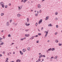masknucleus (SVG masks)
Segmentation results:
<instances>
[{"label":"nucleus","instance_id":"f257e3e1","mask_svg":"<svg viewBox=\"0 0 62 62\" xmlns=\"http://www.w3.org/2000/svg\"><path fill=\"white\" fill-rule=\"evenodd\" d=\"M26 39V38L25 37L24 38H23V39H20V40L23 41V39Z\"/></svg>","mask_w":62,"mask_h":62},{"label":"nucleus","instance_id":"f03ea898","mask_svg":"<svg viewBox=\"0 0 62 62\" xmlns=\"http://www.w3.org/2000/svg\"><path fill=\"white\" fill-rule=\"evenodd\" d=\"M25 36L26 37H29V34H28V35L25 34Z\"/></svg>","mask_w":62,"mask_h":62},{"label":"nucleus","instance_id":"7ed1b4c3","mask_svg":"<svg viewBox=\"0 0 62 62\" xmlns=\"http://www.w3.org/2000/svg\"><path fill=\"white\" fill-rule=\"evenodd\" d=\"M38 8H40V7H41V5H40V4H39L38 5Z\"/></svg>","mask_w":62,"mask_h":62},{"label":"nucleus","instance_id":"20e7f679","mask_svg":"<svg viewBox=\"0 0 62 62\" xmlns=\"http://www.w3.org/2000/svg\"><path fill=\"white\" fill-rule=\"evenodd\" d=\"M18 61H19V62H20L21 61L20 59H18L16 60V62H18Z\"/></svg>","mask_w":62,"mask_h":62},{"label":"nucleus","instance_id":"39448f33","mask_svg":"<svg viewBox=\"0 0 62 62\" xmlns=\"http://www.w3.org/2000/svg\"><path fill=\"white\" fill-rule=\"evenodd\" d=\"M19 52L20 54H21V55H23V53H22L21 51H20Z\"/></svg>","mask_w":62,"mask_h":62},{"label":"nucleus","instance_id":"423d86ee","mask_svg":"<svg viewBox=\"0 0 62 62\" xmlns=\"http://www.w3.org/2000/svg\"><path fill=\"white\" fill-rule=\"evenodd\" d=\"M20 16L21 15L20 14H18L17 15V16H18V17H20Z\"/></svg>","mask_w":62,"mask_h":62},{"label":"nucleus","instance_id":"0eeeda50","mask_svg":"<svg viewBox=\"0 0 62 62\" xmlns=\"http://www.w3.org/2000/svg\"><path fill=\"white\" fill-rule=\"evenodd\" d=\"M7 26H9V22H7Z\"/></svg>","mask_w":62,"mask_h":62},{"label":"nucleus","instance_id":"6e6552de","mask_svg":"<svg viewBox=\"0 0 62 62\" xmlns=\"http://www.w3.org/2000/svg\"><path fill=\"white\" fill-rule=\"evenodd\" d=\"M52 51H54V50H55V49H54V48H52Z\"/></svg>","mask_w":62,"mask_h":62},{"label":"nucleus","instance_id":"1a4fd4ad","mask_svg":"<svg viewBox=\"0 0 62 62\" xmlns=\"http://www.w3.org/2000/svg\"><path fill=\"white\" fill-rule=\"evenodd\" d=\"M4 44V42H2L0 44V45H2V44Z\"/></svg>","mask_w":62,"mask_h":62},{"label":"nucleus","instance_id":"9d476101","mask_svg":"<svg viewBox=\"0 0 62 62\" xmlns=\"http://www.w3.org/2000/svg\"><path fill=\"white\" fill-rule=\"evenodd\" d=\"M48 19H49V17H48V16H47L46 18V20H48Z\"/></svg>","mask_w":62,"mask_h":62},{"label":"nucleus","instance_id":"9b49d317","mask_svg":"<svg viewBox=\"0 0 62 62\" xmlns=\"http://www.w3.org/2000/svg\"><path fill=\"white\" fill-rule=\"evenodd\" d=\"M30 48H29V47H28L27 48V50L28 51H30Z\"/></svg>","mask_w":62,"mask_h":62},{"label":"nucleus","instance_id":"f8f14e48","mask_svg":"<svg viewBox=\"0 0 62 62\" xmlns=\"http://www.w3.org/2000/svg\"><path fill=\"white\" fill-rule=\"evenodd\" d=\"M55 42L56 43H57V42H58V40H56L55 41Z\"/></svg>","mask_w":62,"mask_h":62},{"label":"nucleus","instance_id":"ddd939ff","mask_svg":"<svg viewBox=\"0 0 62 62\" xmlns=\"http://www.w3.org/2000/svg\"><path fill=\"white\" fill-rule=\"evenodd\" d=\"M4 15V13H1V16H3V15Z\"/></svg>","mask_w":62,"mask_h":62},{"label":"nucleus","instance_id":"4468645a","mask_svg":"<svg viewBox=\"0 0 62 62\" xmlns=\"http://www.w3.org/2000/svg\"><path fill=\"white\" fill-rule=\"evenodd\" d=\"M51 49H52L51 48H50L48 49V51H51Z\"/></svg>","mask_w":62,"mask_h":62},{"label":"nucleus","instance_id":"2eb2a0df","mask_svg":"<svg viewBox=\"0 0 62 62\" xmlns=\"http://www.w3.org/2000/svg\"><path fill=\"white\" fill-rule=\"evenodd\" d=\"M38 35L39 36H41V34L40 33H39Z\"/></svg>","mask_w":62,"mask_h":62},{"label":"nucleus","instance_id":"dca6fc26","mask_svg":"<svg viewBox=\"0 0 62 62\" xmlns=\"http://www.w3.org/2000/svg\"><path fill=\"white\" fill-rule=\"evenodd\" d=\"M62 45V44H60V43H59V45L60 46H61V45Z\"/></svg>","mask_w":62,"mask_h":62},{"label":"nucleus","instance_id":"f3484780","mask_svg":"<svg viewBox=\"0 0 62 62\" xmlns=\"http://www.w3.org/2000/svg\"><path fill=\"white\" fill-rule=\"evenodd\" d=\"M33 37V36H32V37L31 38V39H34V37Z\"/></svg>","mask_w":62,"mask_h":62},{"label":"nucleus","instance_id":"a211bd4d","mask_svg":"<svg viewBox=\"0 0 62 62\" xmlns=\"http://www.w3.org/2000/svg\"><path fill=\"white\" fill-rule=\"evenodd\" d=\"M23 52H25V49H23Z\"/></svg>","mask_w":62,"mask_h":62},{"label":"nucleus","instance_id":"6ab92c4d","mask_svg":"<svg viewBox=\"0 0 62 62\" xmlns=\"http://www.w3.org/2000/svg\"><path fill=\"white\" fill-rule=\"evenodd\" d=\"M2 8H4L5 7V6L3 5H2Z\"/></svg>","mask_w":62,"mask_h":62},{"label":"nucleus","instance_id":"aec40b11","mask_svg":"<svg viewBox=\"0 0 62 62\" xmlns=\"http://www.w3.org/2000/svg\"><path fill=\"white\" fill-rule=\"evenodd\" d=\"M42 23V22H41L40 21H39V24H40V23Z\"/></svg>","mask_w":62,"mask_h":62},{"label":"nucleus","instance_id":"412c9836","mask_svg":"<svg viewBox=\"0 0 62 62\" xmlns=\"http://www.w3.org/2000/svg\"><path fill=\"white\" fill-rule=\"evenodd\" d=\"M55 15H57L58 14V13H57V12H56L55 13Z\"/></svg>","mask_w":62,"mask_h":62},{"label":"nucleus","instance_id":"4be33fe9","mask_svg":"<svg viewBox=\"0 0 62 62\" xmlns=\"http://www.w3.org/2000/svg\"><path fill=\"white\" fill-rule=\"evenodd\" d=\"M38 61L39 62H40V59L39 58L38 60Z\"/></svg>","mask_w":62,"mask_h":62},{"label":"nucleus","instance_id":"5701e85b","mask_svg":"<svg viewBox=\"0 0 62 62\" xmlns=\"http://www.w3.org/2000/svg\"><path fill=\"white\" fill-rule=\"evenodd\" d=\"M49 24V26H52V24Z\"/></svg>","mask_w":62,"mask_h":62},{"label":"nucleus","instance_id":"b1692460","mask_svg":"<svg viewBox=\"0 0 62 62\" xmlns=\"http://www.w3.org/2000/svg\"><path fill=\"white\" fill-rule=\"evenodd\" d=\"M57 56H56L55 57V58H54V59H56V58H57Z\"/></svg>","mask_w":62,"mask_h":62},{"label":"nucleus","instance_id":"393cba45","mask_svg":"<svg viewBox=\"0 0 62 62\" xmlns=\"http://www.w3.org/2000/svg\"><path fill=\"white\" fill-rule=\"evenodd\" d=\"M42 55H40L39 56V58H40V57H42Z\"/></svg>","mask_w":62,"mask_h":62},{"label":"nucleus","instance_id":"a878e982","mask_svg":"<svg viewBox=\"0 0 62 62\" xmlns=\"http://www.w3.org/2000/svg\"><path fill=\"white\" fill-rule=\"evenodd\" d=\"M39 21H40L42 23V20L40 19Z\"/></svg>","mask_w":62,"mask_h":62},{"label":"nucleus","instance_id":"bb28decb","mask_svg":"<svg viewBox=\"0 0 62 62\" xmlns=\"http://www.w3.org/2000/svg\"><path fill=\"white\" fill-rule=\"evenodd\" d=\"M46 35H47L48 34V31H47L46 32Z\"/></svg>","mask_w":62,"mask_h":62},{"label":"nucleus","instance_id":"cd10ccee","mask_svg":"<svg viewBox=\"0 0 62 62\" xmlns=\"http://www.w3.org/2000/svg\"><path fill=\"white\" fill-rule=\"evenodd\" d=\"M27 19V22H28V21H29V19L28 18Z\"/></svg>","mask_w":62,"mask_h":62},{"label":"nucleus","instance_id":"c85d7f7f","mask_svg":"<svg viewBox=\"0 0 62 62\" xmlns=\"http://www.w3.org/2000/svg\"><path fill=\"white\" fill-rule=\"evenodd\" d=\"M8 37H11V35L10 34L8 35Z\"/></svg>","mask_w":62,"mask_h":62},{"label":"nucleus","instance_id":"c756f323","mask_svg":"<svg viewBox=\"0 0 62 62\" xmlns=\"http://www.w3.org/2000/svg\"><path fill=\"white\" fill-rule=\"evenodd\" d=\"M35 25L36 26H37V25H38V23H36L35 24Z\"/></svg>","mask_w":62,"mask_h":62},{"label":"nucleus","instance_id":"7c9ffc66","mask_svg":"<svg viewBox=\"0 0 62 62\" xmlns=\"http://www.w3.org/2000/svg\"><path fill=\"white\" fill-rule=\"evenodd\" d=\"M42 56L44 57H45V55H43Z\"/></svg>","mask_w":62,"mask_h":62},{"label":"nucleus","instance_id":"2f4dec72","mask_svg":"<svg viewBox=\"0 0 62 62\" xmlns=\"http://www.w3.org/2000/svg\"><path fill=\"white\" fill-rule=\"evenodd\" d=\"M26 0H23V2L24 3H25V2H26Z\"/></svg>","mask_w":62,"mask_h":62},{"label":"nucleus","instance_id":"473e14b6","mask_svg":"<svg viewBox=\"0 0 62 62\" xmlns=\"http://www.w3.org/2000/svg\"><path fill=\"white\" fill-rule=\"evenodd\" d=\"M27 23H25V25H26L27 26Z\"/></svg>","mask_w":62,"mask_h":62},{"label":"nucleus","instance_id":"72a5a7b5","mask_svg":"<svg viewBox=\"0 0 62 62\" xmlns=\"http://www.w3.org/2000/svg\"><path fill=\"white\" fill-rule=\"evenodd\" d=\"M5 8H7V7H8V6L7 5H6L5 7Z\"/></svg>","mask_w":62,"mask_h":62},{"label":"nucleus","instance_id":"f704fd0d","mask_svg":"<svg viewBox=\"0 0 62 62\" xmlns=\"http://www.w3.org/2000/svg\"><path fill=\"white\" fill-rule=\"evenodd\" d=\"M39 41H36V43H39Z\"/></svg>","mask_w":62,"mask_h":62},{"label":"nucleus","instance_id":"c9c22d12","mask_svg":"<svg viewBox=\"0 0 62 62\" xmlns=\"http://www.w3.org/2000/svg\"><path fill=\"white\" fill-rule=\"evenodd\" d=\"M6 60H8V58H7L6 59Z\"/></svg>","mask_w":62,"mask_h":62},{"label":"nucleus","instance_id":"e433bc0d","mask_svg":"<svg viewBox=\"0 0 62 62\" xmlns=\"http://www.w3.org/2000/svg\"><path fill=\"white\" fill-rule=\"evenodd\" d=\"M20 7H19V6L18 7V8H19V10H20Z\"/></svg>","mask_w":62,"mask_h":62},{"label":"nucleus","instance_id":"4c0bfd02","mask_svg":"<svg viewBox=\"0 0 62 62\" xmlns=\"http://www.w3.org/2000/svg\"><path fill=\"white\" fill-rule=\"evenodd\" d=\"M5 52H4V51L3 52L2 54H5Z\"/></svg>","mask_w":62,"mask_h":62},{"label":"nucleus","instance_id":"58836bf2","mask_svg":"<svg viewBox=\"0 0 62 62\" xmlns=\"http://www.w3.org/2000/svg\"><path fill=\"white\" fill-rule=\"evenodd\" d=\"M35 15L36 16H38V14H35Z\"/></svg>","mask_w":62,"mask_h":62},{"label":"nucleus","instance_id":"ea45409f","mask_svg":"<svg viewBox=\"0 0 62 62\" xmlns=\"http://www.w3.org/2000/svg\"><path fill=\"white\" fill-rule=\"evenodd\" d=\"M41 12V10H40L39 11V13H40V12Z\"/></svg>","mask_w":62,"mask_h":62},{"label":"nucleus","instance_id":"a19ab883","mask_svg":"<svg viewBox=\"0 0 62 62\" xmlns=\"http://www.w3.org/2000/svg\"><path fill=\"white\" fill-rule=\"evenodd\" d=\"M2 42V41L1 40L0 41V44Z\"/></svg>","mask_w":62,"mask_h":62},{"label":"nucleus","instance_id":"79ce46f5","mask_svg":"<svg viewBox=\"0 0 62 62\" xmlns=\"http://www.w3.org/2000/svg\"><path fill=\"white\" fill-rule=\"evenodd\" d=\"M29 25H30V24L28 23L27 25V26H29Z\"/></svg>","mask_w":62,"mask_h":62},{"label":"nucleus","instance_id":"37998d69","mask_svg":"<svg viewBox=\"0 0 62 62\" xmlns=\"http://www.w3.org/2000/svg\"><path fill=\"white\" fill-rule=\"evenodd\" d=\"M3 4H4V3L2 2V3H1V5H3Z\"/></svg>","mask_w":62,"mask_h":62},{"label":"nucleus","instance_id":"c03bdc74","mask_svg":"<svg viewBox=\"0 0 62 62\" xmlns=\"http://www.w3.org/2000/svg\"><path fill=\"white\" fill-rule=\"evenodd\" d=\"M15 25H17V23H16L15 24Z\"/></svg>","mask_w":62,"mask_h":62},{"label":"nucleus","instance_id":"a18cd8bd","mask_svg":"<svg viewBox=\"0 0 62 62\" xmlns=\"http://www.w3.org/2000/svg\"><path fill=\"white\" fill-rule=\"evenodd\" d=\"M38 35H36L35 36V37H38Z\"/></svg>","mask_w":62,"mask_h":62},{"label":"nucleus","instance_id":"49530a36","mask_svg":"<svg viewBox=\"0 0 62 62\" xmlns=\"http://www.w3.org/2000/svg\"><path fill=\"white\" fill-rule=\"evenodd\" d=\"M25 31L27 32V31H28V30H25Z\"/></svg>","mask_w":62,"mask_h":62},{"label":"nucleus","instance_id":"de8ad7c7","mask_svg":"<svg viewBox=\"0 0 62 62\" xmlns=\"http://www.w3.org/2000/svg\"><path fill=\"white\" fill-rule=\"evenodd\" d=\"M52 58H54V57H51V58L50 59H52Z\"/></svg>","mask_w":62,"mask_h":62},{"label":"nucleus","instance_id":"09e8293b","mask_svg":"<svg viewBox=\"0 0 62 62\" xmlns=\"http://www.w3.org/2000/svg\"><path fill=\"white\" fill-rule=\"evenodd\" d=\"M56 27L57 28H58V25H56Z\"/></svg>","mask_w":62,"mask_h":62},{"label":"nucleus","instance_id":"8fccbe9b","mask_svg":"<svg viewBox=\"0 0 62 62\" xmlns=\"http://www.w3.org/2000/svg\"><path fill=\"white\" fill-rule=\"evenodd\" d=\"M11 22H12V20H10V23H11Z\"/></svg>","mask_w":62,"mask_h":62},{"label":"nucleus","instance_id":"3c124183","mask_svg":"<svg viewBox=\"0 0 62 62\" xmlns=\"http://www.w3.org/2000/svg\"><path fill=\"white\" fill-rule=\"evenodd\" d=\"M55 20H57V18H55Z\"/></svg>","mask_w":62,"mask_h":62},{"label":"nucleus","instance_id":"603ef678","mask_svg":"<svg viewBox=\"0 0 62 62\" xmlns=\"http://www.w3.org/2000/svg\"><path fill=\"white\" fill-rule=\"evenodd\" d=\"M9 6H11V4H10V3H9Z\"/></svg>","mask_w":62,"mask_h":62},{"label":"nucleus","instance_id":"864d4df0","mask_svg":"<svg viewBox=\"0 0 62 62\" xmlns=\"http://www.w3.org/2000/svg\"><path fill=\"white\" fill-rule=\"evenodd\" d=\"M2 39L1 38H0V40H1V39Z\"/></svg>","mask_w":62,"mask_h":62},{"label":"nucleus","instance_id":"5fc2aeb1","mask_svg":"<svg viewBox=\"0 0 62 62\" xmlns=\"http://www.w3.org/2000/svg\"><path fill=\"white\" fill-rule=\"evenodd\" d=\"M4 31H3V30H2V31H1V32H3Z\"/></svg>","mask_w":62,"mask_h":62},{"label":"nucleus","instance_id":"6e6d98bb","mask_svg":"<svg viewBox=\"0 0 62 62\" xmlns=\"http://www.w3.org/2000/svg\"><path fill=\"white\" fill-rule=\"evenodd\" d=\"M3 39H5V37L4 36V37H3Z\"/></svg>","mask_w":62,"mask_h":62},{"label":"nucleus","instance_id":"4d7b16f0","mask_svg":"<svg viewBox=\"0 0 62 62\" xmlns=\"http://www.w3.org/2000/svg\"><path fill=\"white\" fill-rule=\"evenodd\" d=\"M44 60V59H42V61H43Z\"/></svg>","mask_w":62,"mask_h":62},{"label":"nucleus","instance_id":"13d9d810","mask_svg":"<svg viewBox=\"0 0 62 62\" xmlns=\"http://www.w3.org/2000/svg\"><path fill=\"white\" fill-rule=\"evenodd\" d=\"M0 57L2 56V54H0Z\"/></svg>","mask_w":62,"mask_h":62},{"label":"nucleus","instance_id":"bf43d9fd","mask_svg":"<svg viewBox=\"0 0 62 62\" xmlns=\"http://www.w3.org/2000/svg\"><path fill=\"white\" fill-rule=\"evenodd\" d=\"M46 36H47V35H45V37H46Z\"/></svg>","mask_w":62,"mask_h":62},{"label":"nucleus","instance_id":"052dcab7","mask_svg":"<svg viewBox=\"0 0 62 62\" xmlns=\"http://www.w3.org/2000/svg\"><path fill=\"white\" fill-rule=\"evenodd\" d=\"M45 1V0H42V2H43V1Z\"/></svg>","mask_w":62,"mask_h":62},{"label":"nucleus","instance_id":"680f3d73","mask_svg":"<svg viewBox=\"0 0 62 62\" xmlns=\"http://www.w3.org/2000/svg\"><path fill=\"white\" fill-rule=\"evenodd\" d=\"M37 14H39V11H37Z\"/></svg>","mask_w":62,"mask_h":62},{"label":"nucleus","instance_id":"e2e57ef3","mask_svg":"<svg viewBox=\"0 0 62 62\" xmlns=\"http://www.w3.org/2000/svg\"><path fill=\"white\" fill-rule=\"evenodd\" d=\"M23 2V0H22L21 1V2Z\"/></svg>","mask_w":62,"mask_h":62},{"label":"nucleus","instance_id":"0e129e2a","mask_svg":"<svg viewBox=\"0 0 62 62\" xmlns=\"http://www.w3.org/2000/svg\"><path fill=\"white\" fill-rule=\"evenodd\" d=\"M13 54H15V52H13Z\"/></svg>","mask_w":62,"mask_h":62},{"label":"nucleus","instance_id":"69168bd1","mask_svg":"<svg viewBox=\"0 0 62 62\" xmlns=\"http://www.w3.org/2000/svg\"><path fill=\"white\" fill-rule=\"evenodd\" d=\"M39 54V55H40V54H41V53H40Z\"/></svg>","mask_w":62,"mask_h":62},{"label":"nucleus","instance_id":"338daca9","mask_svg":"<svg viewBox=\"0 0 62 62\" xmlns=\"http://www.w3.org/2000/svg\"><path fill=\"white\" fill-rule=\"evenodd\" d=\"M12 44H14V43H13Z\"/></svg>","mask_w":62,"mask_h":62},{"label":"nucleus","instance_id":"774afa93","mask_svg":"<svg viewBox=\"0 0 62 62\" xmlns=\"http://www.w3.org/2000/svg\"><path fill=\"white\" fill-rule=\"evenodd\" d=\"M10 62H14V61H11Z\"/></svg>","mask_w":62,"mask_h":62}]
</instances>
